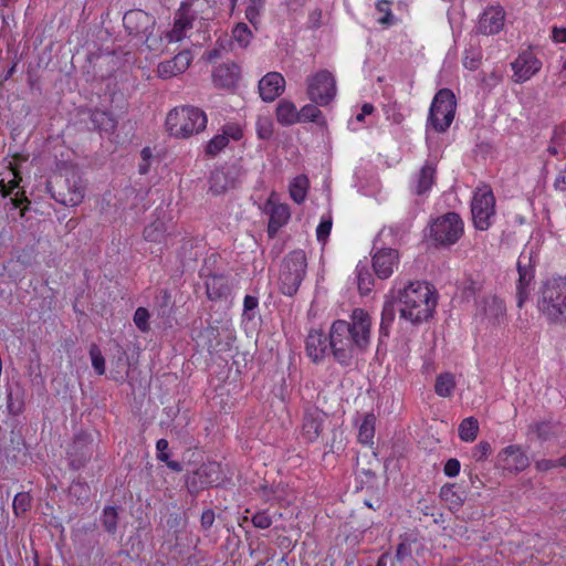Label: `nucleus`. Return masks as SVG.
<instances>
[{"instance_id":"obj_1","label":"nucleus","mask_w":566,"mask_h":566,"mask_svg":"<svg viewBox=\"0 0 566 566\" xmlns=\"http://www.w3.org/2000/svg\"><path fill=\"white\" fill-rule=\"evenodd\" d=\"M371 319L361 308H355L350 322L335 321L329 329V347L334 359L348 367L354 358L366 350L370 343Z\"/></svg>"},{"instance_id":"obj_2","label":"nucleus","mask_w":566,"mask_h":566,"mask_svg":"<svg viewBox=\"0 0 566 566\" xmlns=\"http://www.w3.org/2000/svg\"><path fill=\"white\" fill-rule=\"evenodd\" d=\"M395 302L400 318L411 324L427 321L437 305L433 290L427 282L421 281L410 282L399 289L395 295Z\"/></svg>"},{"instance_id":"obj_3","label":"nucleus","mask_w":566,"mask_h":566,"mask_svg":"<svg viewBox=\"0 0 566 566\" xmlns=\"http://www.w3.org/2000/svg\"><path fill=\"white\" fill-rule=\"evenodd\" d=\"M538 310L552 323H566V277H552L543 284Z\"/></svg>"},{"instance_id":"obj_4","label":"nucleus","mask_w":566,"mask_h":566,"mask_svg":"<svg viewBox=\"0 0 566 566\" xmlns=\"http://www.w3.org/2000/svg\"><path fill=\"white\" fill-rule=\"evenodd\" d=\"M206 113L196 106L176 107L167 115L166 125L170 135L188 138L203 132L207 127Z\"/></svg>"},{"instance_id":"obj_5","label":"nucleus","mask_w":566,"mask_h":566,"mask_svg":"<svg viewBox=\"0 0 566 566\" xmlns=\"http://www.w3.org/2000/svg\"><path fill=\"white\" fill-rule=\"evenodd\" d=\"M457 108L451 90L442 88L433 97L428 116V125L437 133H444L453 122Z\"/></svg>"},{"instance_id":"obj_6","label":"nucleus","mask_w":566,"mask_h":566,"mask_svg":"<svg viewBox=\"0 0 566 566\" xmlns=\"http://www.w3.org/2000/svg\"><path fill=\"white\" fill-rule=\"evenodd\" d=\"M306 256L304 251L291 252L283 261L280 274V289L283 294L293 296L306 273Z\"/></svg>"},{"instance_id":"obj_7","label":"nucleus","mask_w":566,"mask_h":566,"mask_svg":"<svg viewBox=\"0 0 566 566\" xmlns=\"http://www.w3.org/2000/svg\"><path fill=\"white\" fill-rule=\"evenodd\" d=\"M463 221L455 212H448L430 224V237L439 245H452L463 234Z\"/></svg>"},{"instance_id":"obj_8","label":"nucleus","mask_w":566,"mask_h":566,"mask_svg":"<svg viewBox=\"0 0 566 566\" xmlns=\"http://www.w3.org/2000/svg\"><path fill=\"white\" fill-rule=\"evenodd\" d=\"M472 220L475 229L484 231L491 226L495 214V198L488 186L478 188L471 202Z\"/></svg>"},{"instance_id":"obj_9","label":"nucleus","mask_w":566,"mask_h":566,"mask_svg":"<svg viewBox=\"0 0 566 566\" xmlns=\"http://www.w3.org/2000/svg\"><path fill=\"white\" fill-rule=\"evenodd\" d=\"M474 317L486 326H501L506 323V306L502 298L486 294L476 300Z\"/></svg>"},{"instance_id":"obj_10","label":"nucleus","mask_w":566,"mask_h":566,"mask_svg":"<svg viewBox=\"0 0 566 566\" xmlns=\"http://www.w3.org/2000/svg\"><path fill=\"white\" fill-rule=\"evenodd\" d=\"M308 98L319 106L328 105L336 95V82L327 71H319L306 80Z\"/></svg>"},{"instance_id":"obj_11","label":"nucleus","mask_w":566,"mask_h":566,"mask_svg":"<svg viewBox=\"0 0 566 566\" xmlns=\"http://www.w3.org/2000/svg\"><path fill=\"white\" fill-rule=\"evenodd\" d=\"M242 175V167L239 164H230L217 168L210 175V190L214 195H221L227 190L237 187Z\"/></svg>"},{"instance_id":"obj_12","label":"nucleus","mask_w":566,"mask_h":566,"mask_svg":"<svg viewBox=\"0 0 566 566\" xmlns=\"http://www.w3.org/2000/svg\"><path fill=\"white\" fill-rule=\"evenodd\" d=\"M61 181L63 186H60L57 191L54 189L55 186L52 182L49 184L50 190H53L52 197L64 206L74 207L80 205L84 198V185L82 179L75 174H72L71 178H65Z\"/></svg>"},{"instance_id":"obj_13","label":"nucleus","mask_w":566,"mask_h":566,"mask_svg":"<svg viewBox=\"0 0 566 566\" xmlns=\"http://www.w3.org/2000/svg\"><path fill=\"white\" fill-rule=\"evenodd\" d=\"M513 70V81L524 83L531 80L542 69V62L531 50L522 51L511 63Z\"/></svg>"},{"instance_id":"obj_14","label":"nucleus","mask_w":566,"mask_h":566,"mask_svg":"<svg viewBox=\"0 0 566 566\" xmlns=\"http://www.w3.org/2000/svg\"><path fill=\"white\" fill-rule=\"evenodd\" d=\"M196 18L197 12L192 9V4L182 2L176 12L172 29L166 34L168 42L171 43L184 40L187 32L192 29Z\"/></svg>"},{"instance_id":"obj_15","label":"nucleus","mask_w":566,"mask_h":566,"mask_svg":"<svg viewBox=\"0 0 566 566\" xmlns=\"http://www.w3.org/2000/svg\"><path fill=\"white\" fill-rule=\"evenodd\" d=\"M243 130L237 123H228L223 125L220 133L214 135L207 144L205 151L208 156L214 157L219 155L230 143L238 142L242 138Z\"/></svg>"},{"instance_id":"obj_16","label":"nucleus","mask_w":566,"mask_h":566,"mask_svg":"<svg viewBox=\"0 0 566 566\" xmlns=\"http://www.w3.org/2000/svg\"><path fill=\"white\" fill-rule=\"evenodd\" d=\"M497 467L507 472H520L525 470L530 460L520 446L512 444L501 450L496 457Z\"/></svg>"},{"instance_id":"obj_17","label":"nucleus","mask_w":566,"mask_h":566,"mask_svg":"<svg viewBox=\"0 0 566 566\" xmlns=\"http://www.w3.org/2000/svg\"><path fill=\"white\" fill-rule=\"evenodd\" d=\"M175 233V223L171 218L165 216L164 211L156 210V219L144 229L146 241L164 243Z\"/></svg>"},{"instance_id":"obj_18","label":"nucleus","mask_w":566,"mask_h":566,"mask_svg":"<svg viewBox=\"0 0 566 566\" xmlns=\"http://www.w3.org/2000/svg\"><path fill=\"white\" fill-rule=\"evenodd\" d=\"M518 280L516 285L517 306L522 307L528 298L534 280V268L531 265V256L522 253L517 260Z\"/></svg>"},{"instance_id":"obj_19","label":"nucleus","mask_w":566,"mask_h":566,"mask_svg":"<svg viewBox=\"0 0 566 566\" xmlns=\"http://www.w3.org/2000/svg\"><path fill=\"white\" fill-rule=\"evenodd\" d=\"M399 264V255L395 249H379L373 255V269L376 275L381 279H388Z\"/></svg>"},{"instance_id":"obj_20","label":"nucleus","mask_w":566,"mask_h":566,"mask_svg":"<svg viewBox=\"0 0 566 566\" xmlns=\"http://www.w3.org/2000/svg\"><path fill=\"white\" fill-rule=\"evenodd\" d=\"M305 350L313 363H322L331 352L329 337L321 331H311L306 337Z\"/></svg>"},{"instance_id":"obj_21","label":"nucleus","mask_w":566,"mask_h":566,"mask_svg":"<svg viewBox=\"0 0 566 566\" xmlns=\"http://www.w3.org/2000/svg\"><path fill=\"white\" fill-rule=\"evenodd\" d=\"M265 211L270 216L269 232L272 234L283 227L291 217L289 206L279 202L277 195L275 192H272L266 200Z\"/></svg>"},{"instance_id":"obj_22","label":"nucleus","mask_w":566,"mask_h":566,"mask_svg":"<svg viewBox=\"0 0 566 566\" xmlns=\"http://www.w3.org/2000/svg\"><path fill=\"white\" fill-rule=\"evenodd\" d=\"M505 12L502 7H490L480 15L478 31L485 35L499 33L504 27Z\"/></svg>"},{"instance_id":"obj_23","label":"nucleus","mask_w":566,"mask_h":566,"mask_svg":"<svg viewBox=\"0 0 566 566\" xmlns=\"http://www.w3.org/2000/svg\"><path fill=\"white\" fill-rule=\"evenodd\" d=\"M437 166L433 161H426L423 166L412 176L411 190L418 196L428 193L436 182Z\"/></svg>"},{"instance_id":"obj_24","label":"nucleus","mask_w":566,"mask_h":566,"mask_svg":"<svg viewBox=\"0 0 566 566\" xmlns=\"http://www.w3.org/2000/svg\"><path fill=\"white\" fill-rule=\"evenodd\" d=\"M192 61L190 51L185 50L176 54L171 60L160 62L157 66L158 76L161 78H170L182 74L189 67Z\"/></svg>"},{"instance_id":"obj_25","label":"nucleus","mask_w":566,"mask_h":566,"mask_svg":"<svg viewBox=\"0 0 566 566\" xmlns=\"http://www.w3.org/2000/svg\"><path fill=\"white\" fill-rule=\"evenodd\" d=\"M285 90V80L279 72H269L259 81V93L264 102H273Z\"/></svg>"},{"instance_id":"obj_26","label":"nucleus","mask_w":566,"mask_h":566,"mask_svg":"<svg viewBox=\"0 0 566 566\" xmlns=\"http://www.w3.org/2000/svg\"><path fill=\"white\" fill-rule=\"evenodd\" d=\"M240 76V69L234 63H224L217 66L212 72V83L218 88H232L237 85Z\"/></svg>"},{"instance_id":"obj_27","label":"nucleus","mask_w":566,"mask_h":566,"mask_svg":"<svg viewBox=\"0 0 566 566\" xmlns=\"http://www.w3.org/2000/svg\"><path fill=\"white\" fill-rule=\"evenodd\" d=\"M324 419L325 413L322 412L321 410H306L303 418L302 436L307 442H313L319 437Z\"/></svg>"},{"instance_id":"obj_28","label":"nucleus","mask_w":566,"mask_h":566,"mask_svg":"<svg viewBox=\"0 0 566 566\" xmlns=\"http://www.w3.org/2000/svg\"><path fill=\"white\" fill-rule=\"evenodd\" d=\"M123 23L129 34H144L154 23L153 18L143 10H130L123 17Z\"/></svg>"},{"instance_id":"obj_29","label":"nucleus","mask_w":566,"mask_h":566,"mask_svg":"<svg viewBox=\"0 0 566 566\" xmlns=\"http://www.w3.org/2000/svg\"><path fill=\"white\" fill-rule=\"evenodd\" d=\"M207 295L210 300H219L230 294V285L223 275H212L206 282Z\"/></svg>"},{"instance_id":"obj_30","label":"nucleus","mask_w":566,"mask_h":566,"mask_svg":"<svg viewBox=\"0 0 566 566\" xmlns=\"http://www.w3.org/2000/svg\"><path fill=\"white\" fill-rule=\"evenodd\" d=\"M276 119L281 125L290 126L300 122V114L291 101L282 99L276 106Z\"/></svg>"},{"instance_id":"obj_31","label":"nucleus","mask_w":566,"mask_h":566,"mask_svg":"<svg viewBox=\"0 0 566 566\" xmlns=\"http://www.w3.org/2000/svg\"><path fill=\"white\" fill-rule=\"evenodd\" d=\"M439 495L452 511L459 510L464 502V492L457 489L455 484H444Z\"/></svg>"},{"instance_id":"obj_32","label":"nucleus","mask_w":566,"mask_h":566,"mask_svg":"<svg viewBox=\"0 0 566 566\" xmlns=\"http://www.w3.org/2000/svg\"><path fill=\"white\" fill-rule=\"evenodd\" d=\"M0 193L3 197L10 196L17 190L15 196H19L20 189L19 185L21 181V177L19 172L10 167L6 169L3 174L0 175Z\"/></svg>"},{"instance_id":"obj_33","label":"nucleus","mask_w":566,"mask_h":566,"mask_svg":"<svg viewBox=\"0 0 566 566\" xmlns=\"http://www.w3.org/2000/svg\"><path fill=\"white\" fill-rule=\"evenodd\" d=\"M245 19L258 31L261 27L262 15L265 11V0H244Z\"/></svg>"},{"instance_id":"obj_34","label":"nucleus","mask_w":566,"mask_h":566,"mask_svg":"<svg viewBox=\"0 0 566 566\" xmlns=\"http://www.w3.org/2000/svg\"><path fill=\"white\" fill-rule=\"evenodd\" d=\"M533 432L543 441L557 438L563 433V427L558 422L541 421L533 426Z\"/></svg>"},{"instance_id":"obj_35","label":"nucleus","mask_w":566,"mask_h":566,"mask_svg":"<svg viewBox=\"0 0 566 566\" xmlns=\"http://www.w3.org/2000/svg\"><path fill=\"white\" fill-rule=\"evenodd\" d=\"M307 189L308 179L304 175L296 176L289 187L290 196L296 203H302L305 200Z\"/></svg>"},{"instance_id":"obj_36","label":"nucleus","mask_w":566,"mask_h":566,"mask_svg":"<svg viewBox=\"0 0 566 566\" xmlns=\"http://www.w3.org/2000/svg\"><path fill=\"white\" fill-rule=\"evenodd\" d=\"M92 122L96 128L106 133H113L116 129V119L107 112L94 111L92 113Z\"/></svg>"},{"instance_id":"obj_37","label":"nucleus","mask_w":566,"mask_h":566,"mask_svg":"<svg viewBox=\"0 0 566 566\" xmlns=\"http://www.w3.org/2000/svg\"><path fill=\"white\" fill-rule=\"evenodd\" d=\"M454 387V376L450 373H444L437 377L434 391L438 396L447 398L452 395Z\"/></svg>"},{"instance_id":"obj_38","label":"nucleus","mask_w":566,"mask_h":566,"mask_svg":"<svg viewBox=\"0 0 566 566\" xmlns=\"http://www.w3.org/2000/svg\"><path fill=\"white\" fill-rule=\"evenodd\" d=\"M479 432V422L475 418L469 417L461 421L459 426V437L464 442L475 440Z\"/></svg>"},{"instance_id":"obj_39","label":"nucleus","mask_w":566,"mask_h":566,"mask_svg":"<svg viewBox=\"0 0 566 566\" xmlns=\"http://www.w3.org/2000/svg\"><path fill=\"white\" fill-rule=\"evenodd\" d=\"M375 436V417L373 415H367L363 420L359 431H358V440L363 444H371Z\"/></svg>"},{"instance_id":"obj_40","label":"nucleus","mask_w":566,"mask_h":566,"mask_svg":"<svg viewBox=\"0 0 566 566\" xmlns=\"http://www.w3.org/2000/svg\"><path fill=\"white\" fill-rule=\"evenodd\" d=\"M357 285L361 294H367L371 290L373 276L369 273L366 264L359 262L356 266Z\"/></svg>"},{"instance_id":"obj_41","label":"nucleus","mask_w":566,"mask_h":566,"mask_svg":"<svg viewBox=\"0 0 566 566\" xmlns=\"http://www.w3.org/2000/svg\"><path fill=\"white\" fill-rule=\"evenodd\" d=\"M232 38L240 48H247L253 38V33L248 24L238 22L232 29Z\"/></svg>"},{"instance_id":"obj_42","label":"nucleus","mask_w":566,"mask_h":566,"mask_svg":"<svg viewBox=\"0 0 566 566\" xmlns=\"http://www.w3.org/2000/svg\"><path fill=\"white\" fill-rule=\"evenodd\" d=\"M374 111L375 107L371 104H364L360 112L348 120V128L353 132L359 130L365 124L366 116L370 115Z\"/></svg>"},{"instance_id":"obj_43","label":"nucleus","mask_w":566,"mask_h":566,"mask_svg":"<svg viewBox=\"0 0 566 566\" xmlns=\"http://www.w3.org/2000/svg\"><path fill=\"white\" fill-rule=\"evenodd\" d=\"M117 520H118V514H117V510L115 507L107 506L104 509L102 524L108 533L114 534L116 532Z\"/></svg>"},{"instance_id":"obj_44","label":"nucleus","mask_w":566,"mask_h":566,"mask_svg":"<svg viewBox=\"0 0 566 566\" xmlns=\"http://www.w3.org/2000/svg\"><path fill=\"white\" fill-rule=\"evenodd\" d=\"M376 9L380 14L377 21L381 24L390 25L394 22V15L391 13V2L389 0H378Z\"/></svg>"},{"instance_id":"obj_45","label":"nucleus","mask_w":566,"mask_h":566,"mask_svg":"<svg viewBox=\"0 0 566 566\" xmlns=\"http://www.w3.org/2000/svg\"><path fill=\"white\" fill-rule=\"evenodd\" d=\"M31 507V497L29 493H18L13 499V511L15 515L24 514Z\"/></svg>"},{"instance_id":"obj_46","label":"nucleus","mask_w":566,"mask_h":566,"mask_svg":"<svg viewBox=\"0 0 566 566\" xmlns=\"http://www.w3.org/2000/svg\"><path fill=\"white\" fill-rule=\"evenodd\" d=\"M300 122H318L322 117V112L316 105L307 104L298 111Z\"/></svg>"},{"instance_id":"obj_47","label":"nucleus","mask_w":566,"mask_h":566,"mask_svg":"<svg viewBox=\"0 0 566 566\" xmlns=\"http://www.w3.org/2000/svg\"><path fill=\"white\" fill-rule=\"evenodd\" d=\"M134 323L140 332L147 333L150 329L149 312L145 307H138L134 314Z\"/></svg>"},{"instance_id":"obj_48","label":"nucleus","mask_w":566,"mask_h":566,"mask_svg":"<svg viewBox=\"0 0 566 566\" xmlns=\"http://www.w3.org/2000/svg\"><path fill=\"white\" fill-rule=\"evenodd\" d=\"M333 219L332 216H323L321 222L316 228V238L319 242H325L332 230Z\"/></svg>"},{"instance_id":"obj_49","label":"nucleus","mask_w":566,"mask_h":566,"mask_svg":"<svg viewBox=\"0 0 566 566\" xmlns=\"http://www.w3.org/2000/svg\"><path fill=\"white\" fill-rule=\"evenodd\" d=\"M90 356L92 366L98 375L105 373V359L96 345H93L90 349Z\"/></svg>"},{"instance_id":"obj_50","label":"nucleus","mask_w":566,"mask_h":566,"mask_svg":"<svg viewBox=\"0 0 566 566\" xmlns=\"http://www.w3.org/2000/svg\"><path fill=\"white\" fill-rule=\"evenodd\" d=\"M395 317V306L392 303L386 302L381 313L380 332L387 334L389 325L392 323Z\"/></svg>"},{"instance_id":"obj_51","label":"nucleus","mask_w":566,"mask_h":566,"mask_svg":"<svg viewBox=\"0 0 566 566\" xmlns=\"http://www.w3.org/2000/svg\"><path fill=\"white\" fill-rule=\"evenodd\" d=\"M252 523L256 528L266 530L269 528L273 521L272 516L268 513V511H259L252 516Z\"/></svg>"},{"instance_id":"obj_52","label":"nucleus","mask_w":566,"mask_h":566,"mask_svg":"<svg viewBox=\"0 0 566 566\" xmlns=\"http://www.w3.org/2000/svg\"><path fill=\"white\" fill-rule=\"evenodd\" d=\"M281 493H282V490L279 486L268 488L266 485H264L261 489V497L265 502H277V503H281L283 501V496H282Z\"/></svg>"},{"instance_id":"obj_53","label":"nucleus","mask_w":566,"mask_h":566,"mask_svg":"<svg viewBox=\"0 0 566 566\" xmlns=\"http://www.w3.org/2000/svg\"><path fill=\"white\" fill-rule=\"evenodd\" d=\"M492 452L491 444L486 441L479 442L472 450V458L475 461L485 460Z\"/></svg>"},{"instance_id":"obj_54","label":"nucleus","mask_w":566,"mask_h":566,"mask_svg":"<svg viewBox=\"0 0 566 566\" xmlns=\"http://www.w3.org/2000/svg\"><path fill=\"white\" fill-rule=\"evenodd\" d=\"M411 553H412V549H411V543L408 542V541H402L401 543L398 544L397 546V552H396V556H395V559L397 562H403L405 559L411 557Z\"/></svg>"},{"instance_id":"obj_55","label":"nucleus","mask_w":566,"mask_h":566,"mask_svg":"<svg viewBox=\"0 0 566 566\" xmlns=\"http://www.w3.org/2000/svg\"><path fill=\"white\" fill-rule=\"evenodd\" d=\"M461 464L455 458L449 459L443 468V472L449 478H454L460 473Z\"/></svg>"},{"instance_id":"obj_56","label":"nucleus","mask_w":566,"mask_h":566,"mask_svg":"<svg viewBox=\"0 0 566 566\" xmlns=\"http://www.w3.org/2000/svg\"><path fill=\"white\" fill-rule=\"evenodd\" d=\"M169 443L166 439H159L156 443L157 459L161 462H167L169 455L167 453Z\"/></svg>"},{"instance_id":"obj_57","label":"nucleus","mask_w":566,"mask_h":566,"mask_svg":"<svg viewBox=\"0 0 566 566\" xmlns=\"http://www.w3.org/2000/svg\"><path fill=\"white\" fill-rule=\"evenodd\" d=\"M535 467L538 471H548L551 469L560 467L559 460H548V459H542L535 462Z\"/></svg>"},{"instance_id":"obj_58","label":"nucleus","mask_w":566,"mask_h":566,"mask_svg":"<svg viewBox=\"0 0 566 566\" xmlns=\"http://www.w3.org/2000/svg\"><path fill=\"white\" fill-rule=\"evenodd\" d=\"M552 38H553V41L556 43L566 42V29L557 28V27L553 28Z\"/></svg>"},{"instance_id":"obj_59","label":"nucleus","mask_w":566,"mask_h":566,"mask_svg":"<svg viewBox=\"0 0 566 566\" xmlns=\"http://www.w3.org/2000/svg\"><path fill=\"white\" fill-rule=\"evenodd\" d=\"M214 521V513L211 510L205 511L201 515V524L205 527H210Z\"/></svg>"},{"instance_id":"obj_60","label":"nucleus","mask_w":566,"mask_h":566,"mask_svg":"<svg viewBox=\"0 0 566 566\" xmlns=\"http://www.w3.org/2000/svg\"><path fill=\"white\" fill-rule=\"evenodd\" d=\"M258 298L251 295H247L243 301V306L245 311H252L258 306Z\"/></svg>"},{"instance_id":"obj_61","label":"nucleus","mask_w":566,"mask_h":566,"mask_svg":"<svg viewBox=\"0 0 566 566\" xmlns=\"http://www.w3.org/2000/svg\"><path fill=\"white\" fill-rule=\"evenodd\" d=\"M554 187L560 191L566 190V176L559 175L554 181Z\"/></svg>"},{"instance_id":"obj_62","label":"nucleus","mask_w":566,"mask_h":566,"mask_svg":"<svg viewBox=\"0 0 566 566\" xmlns=\"http://www.w3.org/2000/svg\"><path fill=\"white\" fill-rule=\"evenodd\" d=\"M167 465L168 468H170L171 470L176 471V472H180L182 470V467L179 462L177 461H169L167 460Z\"/></svg>"},{"instance_id":"obj_63","label":"nucleus","mask_w":566,"mask_h":566,"mask_svg":"<svg viewBox=\"0 0 566 566\" xmlns=\"http://www.w3.org/2000/svg\"><path fill=\"white\" fill-rule=\"evenodd\" d=\"M220 56V51L218 49H213L207 53V59L209 61L216 60Z\"/></svg>"},{"instance_id":"obj_64","label":"nucleus","mask_w":566,"mask_h":566,"mask_svg":"<svg viewBox=\"0 0 566 566\" xmlns=\"http://www.w3.org/2000/svg\"><path fill=\"white\" fill-rule=\"evenodd\" d=\"M387 558L388 556L386 554L381 555L376 566H387Z\"/></svg>"}]
</instances>
